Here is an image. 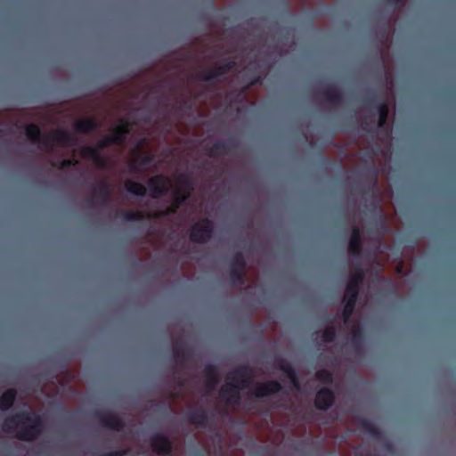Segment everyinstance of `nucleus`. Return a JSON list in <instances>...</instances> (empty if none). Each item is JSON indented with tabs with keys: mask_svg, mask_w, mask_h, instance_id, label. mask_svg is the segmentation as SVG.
<instances>
[{
	"mask_svg": "<svg viewBox=\"0 0 456 456\" xmlns=\"http://www.w3.org/2000/svg\"><path fill=\"white\" fill-rule=\"evenodd\" d=\"M17 397V391L14 388L5 390L0 397V409L8 411L12 407Z\"/></svg>",
	"mask_w": 456,
	"mask_h": 456,
	"instance_id": "23",
	"label": "nucleus"
},
{
	"mask_svg": "<svg viewBox=\"0 0 456 456\" xmlns=\"http://www.w3.org/2000/svg\"><path fill=\"white\" fill-rule=\"evenodd\" d=\"M77 164V161L71 159H64L62 162H61V166L63 167H71V166H74Z\"/></svg>",
	"mask_w": 456,
	"mask_h": 456,
	"instance_id": "41",
	"label": "nucleus"
},
{
	"mask_svg": "<svg viewBox=\"0 0 456 456\" xmlns=\"http://www.w3.org/2000/svg\"><path fill=\"white\" fill-rule=\"evenodd\" d=\"M187 419L196 427L206 428L208 426V414L202 408H197L188 412Z\"/></svg>",
	"mask_w": 456,
	"mask_h": 456,
	"instance_id": "20",
	"label": "nucleus"
},
{
	"mask_svg": "<svg viewBox=\"0 0 456 456\" xmlns=\"http://www.w3.org/2000/svg\"><path fill=\"white\" fill-rule=\"evenodd\" d=\"M189 197H190L189 193H185V192L183 193L181 191V190L175 191V195H174V202H173L174 208H167L166 210H164L161 213V215L168 216L172 213H175L176 211V208H178L181 205L184 204L188 200Z\"/></svg>",
	"mask_w": 456,
	"mask_h": 456,
	"instance_id": "24",
	"label": "nucleus"
},
{
	"mask_svg": "<svg viewBox=\"0 0 456 456\" xmlns=\"http://www.w3.org/2000/svg\"><path fill=\"white\" fill-rule=\"evenodd\" d=\"M100 127V123L94 118H80L74 124L77 133L88 134Z\"/></svg>",
	"mask_w": 456,
	"mask_h": 456,
	"instance_id": "21",
	"label": "nucleus"
},
{
	"mask_svg": "<svg viewBox=\"0 0 456 456\" xmlns=\"http://www.w3.org/2000/svg\"><path fill=\"white\" fill-rule=\"evenodd\" d=\"M283 372L289 379L293 387L296 389H298L299 388V379H298V376H297V373L295 368L290 364L288 368H286L284 370Z\"/></svg>",
	"mask_w": 456,
	"mask_h": 456,
	"instance_id": "35",
	"label": "nucleus"
},
{
	"mask_svg": "<svg viewBox=\"0 0 456 456\" xmlns=\"http://www.w3.org/2000/svg\"><path fill=\"white\" fill-rule=\"evenodd\" d=\"M214 228V223L211 219L203 218L191 226L190 240L195 243H207L213 237Z\"/></svg>",
	"mask_w": 456,
	"mask_h": 456,
	"instance_id": "4",
	"label": "nucleus"
},
{
	"mask_svg": "<svg viewBox=\"0 0 456 456\" xmlns=\"http://www.w3.org/2000/svg\"><path fill=\"white\" fill-rule=\"evenodd\" d=\"M130 133V124L124 120L119 126H115L110 134L112 142L116 145L123 144Z\"/></svg>",
	"mask_w": 456,
	"mask_h": 456,
	"instance_id": "17",
	"label": "nucleus"
},
{
	"mask_svg": "<svg viewBox=\"0 0 456 456\" xmlns=\"http://www.w3.org/2000/svg\"><path fill=\"white\" fill-rule=\"evenodd\" d=\"M234 67H235V61H229L223 63L222 65L215 67L214 69H212L211 70H209L208 72H200L197 75V78L199 80L206 81V82L213 81L216 78H217L218 77L226 75Z\"/></svg>",
	"mask_w": 456,
	"mask_h": 456,
	"instance_id": "11",
	"label": "nucleus"
},
{
	"mask_svg": "<svg viewBox=\"0 0 456 456\" xmlns=\"http://www.w3.org/2000/svg\"><path fill=\"white\" fill-rule=\"evenodd\" d=\"M228 382L220 389V396L228 404H239L240 390L248 386L253 379V370L248 364H242L229 372Z\"/></svg>",
	"mask_w": 456,
	"mask_h": 456,
	"instance_id": "2",
	"label": "nucleus"
},
{
	"mask_svg": "<svg viewBox=\"0 0 456 456\" xmlns=\"http://www.w3.org/2000/svg\"><path fill=\"white\" fill-rule=\"evenodd\" d=\"M177 182L181 187V190L184 191L185 193H191L194 190V182L192 178L187 174H182L178 176Z\"/></svg>",
	"mask_w": 456,
	"mask_h": 456,
	"instance_id": "28",
	"label": "nucleus"
},
{
	"mask_svg": "<svg viewBox=\"0 0 456 456\" xmlns=\"http://www.w3.org/2000/svg\"><path fill=\"white\" fill-rule=\"evenodd\" d=\"M236 144L232 140L225 141H216L213 143L212 147L208 149L207 153L210 157H216L221 155H226L232 149H234Z\"/></svg>",
	"mask_w": 456,
	"mask_h": 456,
	"instance_id": "18",
	"label": "nucleus"
},
{
	"mask_svg": "<svg viewBox=\"0 0 456 456\" xmlns=\"http://www.w3.org/2000/svg\"><path fill=\"white\" fill-rule=\"evenodd\" d=\"M322 161L323 163H330V160L328 158H325V157H322Z\"/></svg>",
	"mask_w": 456,
	"mask_h": 456,
	"instance_id": "43",
	"label": "nucleus"
},
{
	"mask_svg": "<svg viewBox=\"0 0 456 456\" xmlns=\"http://www.w3.org/2000/svg\"><path fill=\"white\" fill-rule=\"evenodd\" d=\"M407 0H387L389 5L396 7L397 5H404Z\"/></svg>",
	"mask_w": 456,
	"mask_h": 456,
	"instance_id": "40",
	"label": "nucleus"
},
{
	"mask_svg": "<svg viewBox=\"0 0 456 456\" xmlns=\"http://www.w3.org/2000/svg\"><path fill=\"white\" fill-rule=\"evenodd\" d=\"M365 270L360 263L354 265V272L351 274L345 289L344 296L346 297L358 299L361 286L365 279Z\"/></svg>",
	"mask_w": 456,
	"mask_h": 456,
	"instance_id": "6",
	"label": "nucleus"
},
{
	"mask_svg": "<svg viewBox=\"0 0 456 456\" xmlns=\"http://www.w3.org/2000/svg\"><path fill=\"white\" fill-rule=\"evenodd\" d=\"M80 155L83 159L93 161L98 167H106V159L98 152V149L93 146H86L81 149Z\"/></svg>",
	"mask_w": 456,
	"mask_h": 456,
	"instance_id": "16",
	"label": "nucleus"
},
{
	"mask_svg": "<svg viewBox=\"0 0 456 456\" xmlns=\"http://www.w3.org/2000/svg\"><path fill=\"white\" fill-rule=\"evenodd\" d=\"M150 443L153 452L157 454L164 456L172 455L173 444L166 435L156 433L151 437Z\"/></svg>",
	"mask_w": 456,
	"mask_h": 456,
	"instance_id": "9",
	"label": "nucleus"
},
{
	"mask_svg": "<svg viewBox=\"0 0 456 456\" xmlns=\"http://www.w3.org/2000/svg\"><path fill=\"white\" fill-rule=\"evenodd\" d=\"M363 240L361 229L357 225L352 227L348 241V253L353 257H360L362 254Z\"/></svg>",
	"mask_w": 456,
	"mask_h": 456,
	"instance_id": "13",
	"label": "nucleus"
},
{
	"mask_svg": "<svg viewBox=\"0 0 456 456\" xmlns=\"http://www.w3.org/2000/svg\"><path fill=\"white\" fill-rule=\"evenodd\" d=\"M149 196L151 199H159L165 196L170 188V181L164 175H155L148 182Z\"/></svg>",
	"mask_w": 456,
	"mask_h": 456,
	"instance_id": "7",
	"label": "nucleus"
},
{
	"mask_svg": "<svg viewBox=\"0 0 456 456\" xmlns=\"http://www.w3.org/2000/svg\"><path fill=\"white\" fill-rule=\"evenodd\" d=\"M323 101L332 106H338L343 102V94L340 89L334 86H329L322 92Z\"/></svg>",
	"mask_w": 456,
	"mask_h": 456,
	"instance_id": "19",
	"label": "nucleus"
},
{
	"mask_svg": "<svg viewBox=\"0 0 456 456\" xmlns=\"http://www.w3.org/2000/svg\"><path fill=\"white\" fill-rule=\"evenodd\" d=\"M125 188L127 192L138 197H144L147 194V188L141 183L127 180L125 183Z\"/></svg>",
	"mask_w": 456,
	"mask_h": 456,
	"instance_id": "25",
	"label": "nucleus"
},
{
	"mask_svg": "<svg viewBox=\"0 0 456 456\" xmlns=\"http://www.w3.org/2000/svg\"><path fill=\"white\" fill-rule=\"evenodd\" d=\"M26 134L32 143H37L42 149L52 151L53 142L64 146H74L77 143L76 138L64 129H57L53 134L44 135L39 126L28 124L26 126Z\"/></svg>",
	"mask_w": 456,
	"mask_h": 456,
	"instance_id": "3",
	"label": "nucleus"
},
{
	"mask_svg": "<svg viewBox=\"0 0 456 456\" xmlns=\"http://www.w3.org/2000/svg\"><path fill=\"white\" fill-rule=\"evenodd\" d=\"M247 263L241 251L234 254L229 268V278L233 285H242L245 282Z\"/></svg>",
	"mask_w": 456,
	"mask_h": 456,
	"instance_id": "5",
	"label": "nucleus"
},
{
	"mask_svg": "<svg viewBox=\"0 0 456 456\" xmlns=\"http://www.w3.org/2000/svg\"><path fill=\"white\" fill-rule=\"evenodd\" d=\"M315 377L322 383L327 385H330L333 383V375L330 370L326 369L317 370L315 373Z\"/></svg>",
	"mask_w": 456,
	"mask_h": 456,
	"instance_id": "34",
	"label": "nucleus"
},
{
	"mask_svg": "<svg viewBox=\"0 0 456 456\" xmlns=\"http://www.w3.org/2000/svg\"><path fill=\"white\" fill-rule=\"evenodd\" d=\"M335 399V394L330 387H322L316 393L314 405L320 411H327L334 404Z\"/></svg>",
	"mask_w": 456,
	"mask_h": 456,
	"instance_id": "14",
	"label": "nucleus"
},
{
	"mask_svg": "<svg viewBox=\"0 0 456 456\" xmlns=\"http://www.w3.org/2000/svg\"><path fill=\"white\" fill-rule=\"evenodd\" d=\"M373 224L375 225L378 232L380 233H386L388 231V226L387 224V218L385 215L379 213L377 217L373 221Z\"/></svg>",
	"mask_w": 456,
	"mask_h": 456,
	"instance_id": "32",
	"label": "nucleus"
},
{
	"mask_svg": "<svg viewBox=\"0 0 456 456\" xmlns=\"http://www.w3.org/2000/svg\"><path fill=\"white\" fill-rule=\"evenodd\" d=\"M364 333L361 329H356L353 331L351 337V343L355 350H358L363 342Z\"/></svg>",
	"mask_w": 456,
	"mask_h": 456,
	"instance_id": "33",
	"label": "nucleus"
},
{
	"mask_svg": "<svg viewBox=\"0 0 456 456\" xmlns=\"http://www.w3.org/2000/svg\"><path fill=\"white\" fill-rule=\"evenodd\" d=\"M203 376L209 379L210 381H213V387H216L218 383V378H217V369L216 365L214 364H207L203 370Z\"/></svg>",
	"mask_w": 456,
	"mask_h": 456,
	"instance_id": "31",
	"label": "nucleus"
},
{
	"mask_svg": "<svg viewBox=\"0 0 456 456\" xmlns=\"http://www.w3.org/2000/svg\"><path fill=\"white\" fill-rule=\"evenodd\" d=\"M154 160V156L151 153L140 154L133 164L134 170H139L140 167H147Z\"/></svg>",
	"mask_w": 456,
	"mask_h": 456,
	"instance_id": "29",
	"label": "nucleus"
},
{
	"mask_svg": "<svg viewBox=\"0 0 456 456\" xmlns=\"http://www.w3.org/2000/svg\"><path fill=\"white\" fill-rule=\"evenodd\" d=\"M173 354L175 357L176 364L179 366H183V363L188 360L189 355L186 346L181 340L175 342L173 346Z\"/></svg>",
	"mask_w": 456,
	"mask_h": 456,
	"instance_id": "22",
	"label": "nucleus"
},
{
	"mask_svg": "<svg viewBox=\"0 0 456 456\" xmlns=\"http://www.w3.org/2000/svg\"><path fill=\"white\" fill-rule=\"evenodd\" d=\"M282 389L281 384L277 380H268L259 384L254 390L253 395L256 398H262L270 395L277 394Z\"/></svg>",
	"mask_w": 456,
	"mask_h": 456,
	"instance_id": "15",
	"label": "nucleus"
},
{
	"mask_svg": "<svg viewBox=\"0 0 456 456\" xmlns=\"http://www.w3.org/2000/svg\"><path fill=\"white\" fill-rule=\"evenodd\" d=\"M111 196V189L106 181L100 182L94 186V197L88 200L92 207L104 204L109 201Z\"/></svg>",
	"mask_w": 456,
	"mask_h": 456,
	"instance_id": "12",
	"label": "nucleus"
},
{
	"mask_svg": "<svg viewBox=\"0 0 456 456\" xmlns=\"http://www.w3.org/2000/svg\"><path fill=\"white\" fill-rule=\"evenodd\" d=\"M206 385L209 390H213L216 387H213V381H210L209 379H207Z\"/></svg>",
	"mask_w": 456,
	"mask_h": 456,
	"instance_id": "42",
	"label": "nucleus"
},
{
	"mask_svg": "<svg viewBox=\"0 0 456 456\" xmlns=\"http://www.w3.org/2000/svg\"><path fill=\"white\" fill-rule=\"evenodd\" d=\"M358 299L351 298V297H346L344 296L342 302L344 304L343 311H342V316L345 322H347L349 318L352 316L355 305Z\"/></svg>",
	"mask_w": 456,
	"mask_h": 456,
	"instance_id": "27",
	"label": "nucleus"
},
{
	"mask_svg": "<svg viewBox=\"0 0 456 456\" xmlns=\"http://www.w3.org/2000/svg\"><path fill=\"white\" fill-rule=\"evenodd\" d=\"M361 429L370 435L371 437L375 439H379L381 436L380 429L370 420L363 419L360 422Z\"/></svg>",
	"mask_w": 456,
	"mask_h": 456,
	"instance_id": "26",
	"label": "nucleus"
},
{
	"mask_svg": "<svg viewBox=\"0 0 456 456\" xmlns=\"http://www.w3.org/2000/svg\"><path fill=\"white\" fill-rule=\"evenodd\" d=\"M336 336V329L333 326H328L323 330L322 338L325 343H331L335 340Z\"/></svg>",
	"mask_w": 456,
	"mask_h": 456,
	"instance_id": "36",
	"label": "nucleus"
},
{
	"mask_svg": "<svg viewBox=\"0 0 456 456\" xmlns=\"http://www.w3.org/2000/svg\"><path fill=\"white\" fill-rule=\"evenodd\" d=\"M363 102L366 105L370 107H373L377 110L379 114L378 126L379 127H383L386 126L389 109L385 102V101L378 94H374L373 96L366 97L363 99Z\"/></svg>",
	"mask_w": 456,
	"mask_h": 456,
	"instance_id": "8",
	"label": "nucleus"
},
{
	"mask_svg": "<svg viewBox=\"0 0 456 456\" xmlns=\"http://www.w3.org/2000/svg\"><path fill=\"white\" fill-rule=\"evenodd\" d=\"M94 417L103 427L115 431H122L125 428L124 420L116 414L98 411L94 412Z\"/></svg>",
	"mask_w": 456,
	"mask_h": 456,
	"instance_id": "10",
	"label": "nucleus"
},
{
	"mask_svg": "<svg viewBox=\"0 0 456 456\" xmlns=\"http://www.w3.org/2000/svg\"><path fill=\"white\" fill-rule=\"evenodd\" d=\"M6 433H14L20 441L32 442L37 440L44 431L42 418L33 411H20L6 418L2 425Z\"/></svg>",
	"mask_w": 456,
	"mask_h": 456,
	"instance_id": "1",
	"label": "nucleus"
},
{
	"mask_svg": "<svg viewBox=\"0 0 456 456\" xmlns=\"http://www.w3.org/2000/svg\"><path fill=\"white\" fill-rule=\"evenodd\" d=\"M113 144H114V143H113V142H112V140H111L110 136V135H108V136H106V137H104V138L101 139V140L97 142V144H96L95 148H97V149H98V152H100V151H101V150L105 149V148H107L108 146H110V145H113Z\"/></svg>",
	"mask_w": 456,
	"mask_h": 456,
	"instance_id": "37",
	"label": "nucleus"
},
{
	"mask_svg": "<svg viewBox=\"0 0 456 456\" xmlns=\"http://www.w3.org/2000/svg\"><path fill=\"white\" fill-rule=\"evenodd\" d=\"M119 214L121 217L127 222L140 221L144 218L142 212L133 211L130 209H122Z\"/></svg>",
	"mask_w": 456,
	"mask_h": 456,
	"instance_id": "30",
	"label": "nucleus"
},
{
	"mask_svg": "<svg viewBox=\"0 0 456 456\" xmlns=\"http://www.w3.org/2000/svg\"><path fill=\"white\" fill-rule=\"evenodd\" d=\"M289 365L290 363H289L284 358H279L275 362L276 368L281 371H284V370L288 368Z\"/></svg>",
	"mask_w": 456,
	"mask_h": 456,
	"instance_id": "39",
	"label": "nucleus"
},
{
	"mask_svg": "<svg viewBox=\"0 0 456 456\" xmlns=\"http://www.w3.org/2000/svg\"><path fill=\"white\" fill-rule=\"evenodd\" d=\"M128 453H129V449H119V450H114V451L105 452L101 456H126Z\"/></svg>",
	"mask_w": 456,
	"mask_h": 456,
	"instance_id": "38",
	"label": "nucleus"
}]
</instances>
